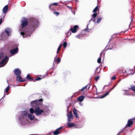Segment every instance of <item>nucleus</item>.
<instances>
[{"mask_svg":"<svg viewBox=\"0 0 135 135\" xmlns=\"http://www.w3.org/2000/svg\"><path fill=\"white\" fill-rule=\"evenodd\" d=\"M39 23L38 20L33 18L31 20L28 24V27L26 28L28 24L27 19L23 18L21 21V27H20L21 34L23 36V38L30 36L32 32L38 26Z\"/></svg>","mask_w":135,"mask_h":135,"instance_id":"nucleus-1","label":"nucleus"},{"mask_svg":"<svg viewBox=\"0 0 135 135\" xmlns=\"http://www.w3.org/2000/svg\"><path fill=\"white\" fill-rule=\"evenodd\" d=\"M28 118L32 120L35 119V121H38L36 119L34 116L31 114H27L26 111H22L18 116V120L19 123L21 126H24L30 124V123L28 120Z\"/></svg>","mask_w":135,"mask_h":135,"instance_id":"nucleus-2","label":"nucleus"},{"mask_svg":"<svg viewBox=\"0 0 135 135\" xmlns=\"http://www.w3.org/2000/svg\"><path fill=\"white\" fill-rule=\"evenodd\" d=\"M2 60L0 62V67L4 66L7 63L9 57L4 53H0V60Z\"/></svg>","mask_w":135,"mask_h":135,"instance_id":"nucleus-3","label":"nucleus"},{"mask_svg":"<svg viewBox=\"0 0 135 135\" xmlns=\"http://www.w3.org/2000/svg\"><path fill=\"white\" fill-rule=\"evenodd\" d=\"M42 101V99L32 101L31 102L30 105L32 107L36 108L37 107H39L38 106V105L41 104V102Z\"/></svg>","mask_w":135,"mask_h":135,"instance_id":"nucleus-4","label":"nucleus"},{"mask_svg":"<svg viewBox=\"0 0 135 135\" xmlns=\"http://www.w3.org/2000/svg\"><path fill=\"white\" fill-rule=\"evenodd\" d=\"M42 109L43 111V115L44 116L48 115L50 112L48 107L46 105H43L42 106Z\"/></svg>","mask_w":135,"mask_h":135,"instance_id":"nucleus-5","label":"nucleus"},{"mask_svg":"<svg viewBox=\"0 0 135 135\" xmlns=\"http://www.w3.org/2000/svg\"><path fill=\"white\" fill-rule=\"evenodd\" d=\"M43 111L42 109H40L39 107H37L35 109V114L37 115H40L42 113L43 114Z\"/></svg>","mask_w":135,"mask_h":135,"instance_id":"nucleus-6","label":"nucleus"},{"mask_svg":"<svg viewBox=\"0 0 135 135\" xmlns=\"http://www.w3.org/2000/svg\"><path fill=\"white\" fill-rule=\"evenodd\" d=\"M68 116V122H70L73 119V115L71 112H70L69 113L67 114Z\"/></svg>","mask_w":135,"mask_h":135,"instance_id":"nucleus-7","label":"nucleus"},{"mask_svg":"<svg viewBox=\"0 0 135 135\" xmlns=\"http://www.w3.org/2000/svg\"><path fill=\"white\" fill-rule=\"evenodd\" d=\"M14 73L15 75L17 76L20 75L21 73V70L18 68L15 69L14 70Z\"/></svg>","mask_w":135,"mask_h":135,"instance_id":"nucleus-8","label":"nucleus"},{"mask_svg":"<svg viewBox=\"0 0 135 135\" xmlns=\"http://www.w3.org/2000/svg\"><path fill=\"white\" fill-rule=\"evenodd\" d=\"M8 10V5L5 6L3 8L2 10L3 13L6 14Z\"/></svg>","mask_w":135,"mask_h":135,"instance_id":"nucleus-9","label":"nucleus"},{"mask_svg":"<svg viewBox=\"0 0 135 135\" xmlns=\"http://www.w3.org/2000/svg\"><path fill=\"white\" fill-rule=\"evenodd\" d=\"M18 52V49L16 48L14 49L11 50L10 51V53L13 55H14L15 54L17 53Z\"/></svg>","mask_w":135,"mask_h":135,"instance_id":"nucleus-10","label":"nucleus"},{"mask_svg":"<svg viewBox=\"0 0 135 135\" xmlns=\"http://www.w3.org/2000/svg\"><path fill=\"white\" fill-rule=\"evenodd\" d=\"M78 25L74 26L73 28H71L70 30H71L72 32L73 33H75L76 32L77 28L78 27Z\"/></svg>","mask_w":135,"mask_h":135,"instance_id":"nucleus-11","label":"nucleus"},{"mask_svg":"<svg viewBox=\"0 0 135 135\" xmlns=\"http://www.w3.org/2000/svg\"><path fill=\"white\" fill-rule=\"evenodd\" d=\"M16 80L17 81L20 82H24L25 80L22 79V77L20 75L17 76Z\"/></svg>","mask_w":135,"mask_h":135,"instance_id":"nucleus-12","label":"nucleus"},{"mask_svg":"<svg viewBox=\"0 0 135 135\" xmlns=\"http://www.w3.org/2000/svg\"><path fill=\"white\" fill-rule=\"evenodd\" d=\"M133 124V122L132 119H129L128 121L126 127H130Z\"/></svg>","mask_w":135,"mask_h":135,"instance_id":"nucleus-13","label":"nucleus"},{"mask_svg":"<svg viewBox=\"0 0 135 135\" xmlns=\"http://www.w3.org/2000/svg\"><path fill=\"white\" fill-rule=\"evenodd\" d=\"M5 32L6 33L8 36H10L11 35L10 33L12 31L10 28H7L5 29Z\"/></svg>","mask_w":135,"mask_h":135,"instance_id":"nucleus-14","label":"nucleus"},{"mask_svg":"<svg viewBox=\"0 0 135 135\" xmlns=\"http://www.w3.org/2000/svg\"><path fill=\"white\" fill-rule=\"evenodd\" d=\"M63 127H61L60 128L57 129L54 132V135H57L60 133L59 130L62 129L63 128Z\"/></svg>","mask_w":135,"mask_h":135,"instance_id":"nucleus-15","label":"nucleus"},{"mask_svg":"<svg viewBox=\"0 0 135 135\" xmlns=\"http://www.w3.org/2000/svg\"><path fill=\"white\" fill-rule=\"evenodd\" d=\"M67 126L68 128H71L75 126V124L73 123H70V122H68Z\"/></svg>","mask_w":135,"mask_h":135,"instance_id":"nucleus-16","label":"nucleus"},{"mask_svg":"<svg viewBox=\"0 0 135 135\" xmlns=\"http://www.w3.org/2000/svg\"><path fill=\"white\" fill-rule=\"evenodd\" d=\"M7 37L4 33L3 32L1 35V38L2 40H4L7 38Z\"/></svg>","mask_w":135,"mask_h":135,"instance_id":"nucleus-17","label":"nucleus"},{"mask_svg":"<svg viewBox=\"0 0 135 135\" xmlns=\"http://www.w3.org/2000/svg\"><path fill=\"white\" fill-rule=\"evenodd\" d=\"M73 113L74 115H75L76 118H79L78 114L77 112V110L75 108H74L73 110Z\"/></svg>","mask_w":135,"mask_h":135,"instance_id":"nucleus-18","label":"nucleus"},{"mask_svg":"<svg viewBox=\"0 0 135 135\" xmlns=\"http://www.w3.org/2000/svg\"><path fill=\"white\" fill-rule=\"evenodd\" d=\"M84 98V96L82 95L79 97L78 98V100L79 101L81 102L83 100Z\"/></svg>","mask_w":135,"mask_h":135,"instance_id":"nucleus-19","label":"nucleus"},{"mask_svg":"<svg viewBox=\"0 0 135 135\" xmlns=\"http://www.w3.org/2000/svg\"><path fill=\"white\" fill-rule=\"evenodd\" d=\"M57 56L54 58V61L53 62V64L54 62H58V63H59L60 61V59L58 57L56 59H55L56 58V57Z\"/></svg>","mask_w":135,"mask_h":135,"instance_id":"nucleus-20","label":"nucleus"},{"mask_svg":"<svg viewBox=\"0 0 135 135\" xmlns=\"http://www.w3.org/2000/svg\"><path fill=\"white\" fill-rule=\"evenodd\" d=\"M109 93L108 91L106 93L104 94V95H103L99 97V98L101 99L103 98H104L106 97L107 95H108L109 94Z\"/></svg>","mask_w":135,"mask_h":135,"instance_id":"nucleus-21","label":"nucleus"},{"mask_svg":"<svg viewBox=\"0 0 135 135\" xmlns=\"http://www.w3.org/2000/svg\"><path fill=\"white\" fill-rule=\"evenodd\" d=\"M7 83L8 84V86L5 89V91L6 92V93H7L8 92L9 89V88H10V86L9 85V83L8 81H7Z\"/></svg>","mask_w":135,"mask_h":135,"instance_id":"nucleus-22","label":"nucleus"},{"mask_svg":"<svg viewBox=\"0 0 135 135\" xmlns=\"http://www.w3.org/2000/svg\"><path fill=\"white\" fill-rule=\"evenodd\" d=\"M53 5L55 6H57L58 5V4L57 3H54L52 4H51L49 6V8L51 9V10H53V8H51V7L52 6H53Z\"/></svg>","mask_w":135,"mask_h":135,"instance_id":"nucleus-23","label":"nucleus"},{"mask_svg":"<svg viewBox=\"0 0 135 135\" xmlns=\"http://www.w3.org/2000/svg\"><path fill=\"white\" fill-rule=\"evenodd\" d=\"M6 14L3 13L2 15L0 17V18L2 19H3V20H4V18L5 17Z\"/></svg>","mask_w":135,"mask_h":135,"instance_id":"nucleus-24","label":"nucleus"},{"mask_svg":"<svg viewBox=\"0 0 135 135\" xmlns=\"http://www.w3.org/2000/svg\"><path fill=\"white\" fill-rule=\"evenodd\" d=\"M89 85V84H88V85H87L86 86H85V87H83L81 89H80L79 91H83L84 89H86L87 87Z\"/></svg>","mask_w":135,"mask_h":135,"instance_id":"nucleus-25","label":"nucleus"},{"mask_svg":"<svg viewBox=\"0 0 135 135\" xmlns=\"http://www.w3.org/2000/svg\"><path fill=\"white\" fill-rule=\"evenodd\" d=\"M30 112L31 114H33L34 113H35V110L33 108H31L30 109Z\"/></svg>","mask_w":135,"mask_h":135,"instance_id":"nucleus-26","label":"nucleus"},{"mask_svg":"<svg viewBox=\"0 0 135 135\" xmlns=\"http://www.w3.org/2000/svg\"><path fill=\"white\" fill-rule=\"evenodd\" d=\"M70 31H71V30H69V31L66 33V35L67 36H69L71 35V33Z\"/></svg>","mask_w":135,"mask_h":135,"instance_id":"nucleus-27","label":"nucleus"},{"mask_svg":"<svg viewBox=\"0 0 135 135\" xmlns=\"http://www.w3.org/2000/svg\"><path fill=\"white\" fill-rule=\"evenodd\" d=\"M75 37L79 39H81V37H82V35L81 34H80L76 36Z\"/></svg>","mask_w":135,"mask_h":135,"instance_id":"nucleus-28","label":"nucleus"},{"mask_svg":"<svg viewBox=\"0 0 135 135\" xmlns=\"http://www.w3.org/2000/svg\"><path fill=\"white\" fill-rule=\"evenodd\" d=\"M102 54V53H101L100 57L98 59L97 62L98 63H101V55Z\"/></svg>","mask_w":135,"mask_h":135,"instance_id":"nucleus-29","label":"nucleus"},{"mask_svg":"<svg viewBox=\"0 0 135 135\" xmlns=\"http://www.w3.org/2000/svg\"><path fill=\"white\" fill-rule=\"evenodd\" d=\"M62 46V45H60L59 46L58 49H57V54H58L59 53V50H60V48H61V47Z\"/></svg>","mask_w":135,"mask_h":135,"instance_id":"nucleus-30","label":"nucleus"},{"mask_svg":"<svg viewBox=\"0 0 135 135\" xmlns=\"http://www.w3.org/2000/svg\"><path fill=\"white\" fill-rule=\"evenodd\" d=\"M26 78L28 80H33L32 78L30 76L29 74H28L27 75V77H26Z\"/></svg>","mask_w":135,"mask_h":135,"instance_id":"nucleus-31","label":"nucleus"},{"mask_svg":"<svg viewBox=\"0 0 135 135\" xmlns=\"http://www.w3.org/2000/svg\"><path fill=\"white\" fill-rule=\"evenodd\" d=\"M97 13H94L92 15V17L93 19H95V18L97 17Z\"/></svg>","mask_w":135,"mask_h":135,"instance_id":"nucleus-32","label":"nucleus"},{"mask_svg":"<svg viewBox=\"0 0 135 135\" xmlns=\"http://www.w3.org/2000/svg\"><path fill=\"white\" fill-rule=\"evenodd\" d=\"M102 19V17H100V18L98 19L97 21V23H99Z\"/></svg>","mask_w":135,"mask_h":135,"instance_id":"nucleus-33","label":"nucleus"},{"mask_svg":"<svg viewBox=\"0 0 135 135\" xmlns=\"http://www.w3.org/2000/svg\"><path fill=\"white\" fill-rule=\"evenodd\" d=\"M45 95L47 98H49L50 97V94L48 92H46L45 94Z\"/></svg>","mask_w":135,"mask_h":135,"instance_id":"nucleus-34","label":"nucleus"},{"mask_svg":"<svg viewBox=\"0 0 135 135\" xmlns=\"http://www.w3.org/2000/svg\"><path fill=\"white\" fill-rule=\"evenodd\" d=\"M98 9V6H97L93 9V12H96L97 11Z\"/></svg>","mask_w":135,"mask_h":135,"instance_id":"nucleus-35","label":"nucleus"},{"mask_svg":"<svg viewBox=\"0 0 135 135\" xmlns=\"http://www.w3.org/2000/svg\"><path fill=\"white\" fill-rule=\"evenodd\" d=\"M67 45V44L66 42L65 41L64 42L63 45L64 48H66Z\"/></svg>","mask_w":135,"mask_h":135,"instance_id":"nucleus-36","label":"nucleus"},{"mask_svg":"<svg viewBox=\"0 0 135 135\" xmlns=\"http://www.w3.org/2000/svg\"><path fill=\"white\" fill-rule=\"evenodd\" d=\"M116 86V85H115L112 88L110 89L108 91V92L110 93V92L115 87V86Z\"/></svg>","mask_w":135,"mask_h":135,"instance_id":"nucleus-37","label":"nucleus"},{"mask_svg":"<svg viewBox=\"0 0 135 135\" xmlns=\"http://www.w3.org/2000/svg\"><path fill=\"white\" fill-rule=\"evenodd\" d=\"M124 95H132V94L130 93H127L126 92H125L123 94Z\"/></svg>","mask_w":135,"mask_h":135,"instance_id":"nucleus-38","label":"nucleus"},{"mask_svg":"<svg viewBox=\"0 0 135 135\" xmlns=\"http://www.w3.org/2000/svg\"><path fill=\"white\" fill-rule=\"evenodd\" d=\"M54 15H56V16H58L59 15V12H55L54 11Z\"/></svg>","mask_w":135,"mask_h":135,"instance_id":"nucleus-39","label":"nucleus"},{"mask_svg":"<svg viewBox=\"0 0 135 135\" xmlns=\"http://www.w3.org/2000/svg\"><path fill=\"white\" fill-rule=\"evenodd\" d=\"M99 76H97L95 79V81H97L99 79Z\"/></svg>","mask_w":135,"mask_h":135,"instance_id":"nucleus-40","label":"nucleus"},{"mask_svg":"<svg viewBox=\"0 0 135 135\" xmlns=\"http://www.w3.org/2000/svg\"><path fill=\"white\" fill-rule=\"evenodd\" d=\"M42 78L40 77H38L36 79V81L39 80L41 79Z\"/></svg>","mask_w":135,"mask_h":135,"instance_id":"nucleus-41","label":"nucleus"},{"mask_svg":"<svg viewBox=\"0 0 135 135\" xmlns=\"http://www.w3.org/2000/svg\"><path fill=\"white\" fill-rule=\"evenodd\" d=\"M88 25H87V28L86 29H84V31H88V30H89V29L88 28Z\"/></svg>","mask_w":135,"mask_h":135,"instance_id":"nucleus-42","label":"nucleus"},{"mask_svg":"<svg viewBox=\"0 0 135 135\" xmlns=\"http://www.w3.org/2000/svg\"><path fill=\"white\" fill-rule=\"evenodd\" d=\"M116 77L115 76H113L111 78L112 80H114L115 79Z\"/></svg>","mask_w":135,"mask_h":135,"instance_id":"nucleus-43","label":"nucleus"},{"mask_svg":"<svg viewBox=\"0 0 135 135\" xmlns=\"http://www.w3.org/2000/svg\"><path fill=\"white\" fill-rule=\"evenodd\" d=\"M123 132V130L120 131L119 132V133L117 134V135H118V134L121 133H122Z\"/></svg>","mask_w":135,"mask_h":135,"instance_id":"nucleus-44","label":"nucleus"},{"mask_svg":"<svg viewBox=\"0 0 135 135\" xmlns=\"http://www.w3.org/2000/svg\"><path fill=\"white\" fill-rule=\"evenodd\" d=\"M90 85H91L90 84H89V85L87 87H88V89H89L90 88Z\"/></svg>","mask_w":135,"mask_h":135,"instance_id":"nucleus-45","label":"nucleus"},{"mask_svg":"<svg viewBox=\"0 0 135 135\" xmlns=\"http://www.w3.org/2000/svg\"><path fill=\"white\" fill-rule=\"evenodd\" d=\"M3 19L0 18V21L1 22H2L4 20H3Z\"/></svg>","mask_w":135,"mask_h":135,"instance_id":"nucleus-46","label":"nucleus"},{"mask_svg":"<svg viewBox=\"0 0 135 135\" xmlns=\"http://www.w3.org/2000/svg\"><path fill=\"white\" fill-rule=\"evenodd\" d=\"M5 94H4L3 96L2 97V98L0 100V101H1V100L3 98H4V97H5Z\"/></svg>","mask_w":135,"mask_h":135,"instance_id":"nucleus-47","label":"nucleus"},{"mask_svg":"<svg viewBox=\"0 0 135 135\" xmlns=\"http://www.w3.org/2000/svg\"><path fill=\"white\" fill-rule=\"evenodd\" d=\"M93 20V22H95V19H94V20Z\"/></svg>","mask_w":135,"mask_h":135,"instance_id":"nucleus-48","label":"nucleus"},{"mask_svg":"<svg viewBox=\"0 0 135 135\" xmlns=\"http://www.w3.org/2000/svg\"><path fill=\"white\" fill-rule=\"evenodd\" d=\"M131 17H132V18L131 19V21H132L133 20V18L132 16Z\"/></svg>","mask_w":135,"mask_h":135,"instance_id":"nucleus-49","label":"nucleus"},{"mask_svg":"<svg viewBox=\"0 0 135 135\" xmlns=\"http://www.w3.org/2000/svg\"><path fill=\"white\" fill-rule=\"evenodd\" d=\"M70 106V105H69V106H68L67 107V108H68V109H69V107Z\"/></svg>","mask_w":135,"mask_h":135,"instance_id":"nucleus-50","label":"nucleus"},{"mask_svg":"<svg viewBox=\"0 0 135 135\" xmlns=\"http://www.w3.org/2000/svg\"><path fill=\"white\" fill-rule=\"evenodd\" d=\"M123 91H127V90H123Z\"/></svg>","mask_w":135,"mask_h":135,"instance_id":"nucleus-51","label":"nucleus"},{"mask_svg":"<svg viewBox=\"0 0 135 135\" xmlns=\"http://www.w3.org/2000/svg\"><path fill=\"white\" fill-rule=\"evenodd\" d=\"M51 8H53H53H54V7H53V6H52L51 7Z\"/></svg>","mask_w":135,"mask_h":135,"instance_id":"nucleus-52","label":"nucleus"},{"mask_svg":"<svg viewBox=\"0 0 135 135\" xmlns=\"http://www.w3.org/2000/svg\"><path fill=\"white\" fill-rule=\"evenodd\" d=\"M92 20V19H91L90 21H89V22H90L91 20Z\"/></svg>","mask_w":135,"mask_h":135,"instance_id":"nucleus-53","label":"nucleus"},{"mask_svg":"<svg viewBox=\"0 0 135 135\" xmlns=\"http://www.w3.org/2000/svg\"><path fill=\"white\" fill-rule=\"evenodd\" d=\"M98 2H99L100 1V0H97Z\"/></svg>","mask_w":135,"mask_h":135,"instance_id":"nucleus-54","label":"nucleus"},{"mask_svg":"<svg viewBox=\"0 0 135 135\" xmlns=\"http://www.w3.org/2000/svg\"><path fill=\"white\" fill-rule=\"evenodd\" d=\"M131 23H130V24L129 25V27H130V26H131Z\"/></svg>","mask_w":135,"mask_h":135,"instance_id":"nucleus-55","label":"nucleus"},{"mask_svg":"<svg viewBox=\"0 0 135 135\" xmlns=\"http://www.w3.org/2000/svg\"><path fill=\"white\" fill-rule=\"evenodd\" d=\"M2 23V22H1L0 21V25H1V24Z\"/></svg>","mask_w":135,"mask_h":135,"instance_id":"nucleus-56","label":"nucleus"},{"mask_svg":"<svg viewBox=\"0 0 135 135\" xmlns=\"http://www.w3.org/2000/svg\"><path fill=\"white\" fill-rule=\"evenodd\" d=\"M68 7L69 8H71V7H70V6H68Z\"/></svg>","mask_w":135,"mask_h":135,"instance_id":"nucleus-57","label":"nucleus"},{"mask_svg":"<svg viewBox=\"0 0 135 135\" xmlns=\"http://www.w3.org/2000/svg\"><path fill=\"white\" fill-rule=\"evenodd\" d=\"M120 34V33H117V34H116V35H118V34Z\"/></svg>","mask_w":135,"mask_h":135,"instance_id":"nucleus-58","label":"nucleus"},{"mask_svg":"<svg viewBox=\"0 0 135 135\" xmlns=\"http://www.w3.org/2000/svg\"><path fill=\"white\" fill-rule=\"evenodd\" d=\"M94 86H95V87L96 88V90H97V88H96V86H95V85H94Z\"/></svg>","mask_w":135,"mask_h":135,"instance_id":"nucleus-59","label":"nucleus"},{"mask_svg":"<svg viewBox=\"0 0 135 135\" xmlns=\"http://www.w3.org/2000/svg\"><path fill=\"white\" fill-rule=\"evenodd\" d=\"M74 14H75V12H74Z\"/></svg>","mask_w":135,"mask_h":135,"instance_id":"nucleus-60","label":"nucleus"},{"mask_svg":"<svg viewBox=\"0 0 135 135\" xmlns=\"http://www.w3.org/2000/svg\"><path fill=\"white\" fill-rule=\"evenodd\" d=\"M113 36H112V38H113Z\"/></svg>","mask_w":135,"mask_h":135,"instance_id":"nucleus-61","label":"nucleus"}]
</instances>
